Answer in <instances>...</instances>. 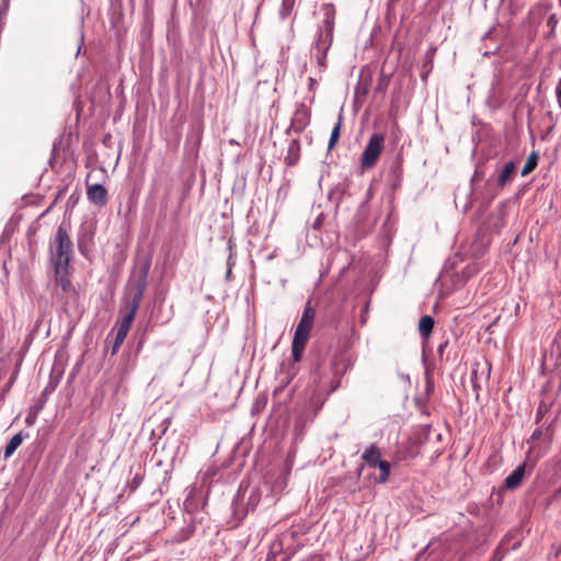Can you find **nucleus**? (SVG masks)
Masks as SVG:
<instances>
[{
  "label": "nucleus",
  "instance_id": "1",
  "mask_svg": "<svg viewBox=\"0 0 561 561\" xmlns=\"http://www.w3.org/2000/svg\"><path fill=\"white\" fill-rule=\"evenodd\" d=\"M149 268L150 262H144L130 278L123 300V319L134 322L147 287Z\"/></svg>",
  "mask_w": 561,
  "mask_h": 561
},
{
  "label": "nucleus",
  "instance_id": "2",
  "mask_svg": "<svg viewBox=\"0 0 561 561\" xmlns=\"http://www.w3.org/2000/svg\"><path fill=\"white\" fill-rule=\"evenodd\" d=\"M316 317L314 309L308 302L304 309L302 317L296 327L295 335L291 344V354L294 362H300L302 357V353L306 348L307 342L309 340L310 331L313 327V321Z\"/></svg>",
  "mask_w": 561,
  "mask_h": 561
},
{
  "label": "nucleus",
  "instance_id": "3",
  "mask_svg": "<svg viewBox=\"0 0 561 561\" xmlns=\"http://www.w3.org/2000/svg\"><path fill=\"white\" fill-rule=\"evenodd\" d=\"M49 250L53 266L70 265L72 256V241L64 225L58 227L55 237L49 243Z\"/></svg>",
  "mask_w": 561,
  "mask_h": 561
},
{
  "label": "nucleus",
  "instance_id": "4",
  "mask_svg": "<svg viewBox=\"0 0 561 561\" xmlns=\"http://www.w3.org/2000/svg\"><path fill=\"white\" fill-rule=\"evenodd\" d=\"M385 139L386 137L381 133H375L370 136L359 159L363 170H370L376 165L385 149Z\"/></svg>",
  "mask_w": 561,
  "mask_h": 561
},
{
  "label": "nucleus",
  "instance_id": "5",
  "mask_svg": "<svg viewBox=\"0 0 561 561\" xmlns=\"http://www.w3.org/2000/svg\"><path fill=\"white\" fill-rule=\"evenodd\" d=\"M87 196L90 202L98 206H104L107 203V191L101 184H90L87 180Z\"/></svg>",
  "mask_w": 561,
  "mask_h": 561
},
{
  "label": "nucleus",
  "instance_id": "6",
  "mask_svg": "<svg viewBox=\"0 0 561 561\" xmlns=\"http://www.w3.org/2000/svg\"><path fill=\"white\" fill-rule=\"evenodd\" d=\"M53 267L56 285L60 287L62 293H68L72 288V284L69 278V265H56Z\"/></svg>",
  "mask_w": 561,
  "mask_h": 561
},
{
  "label": "nucleus",
  "instance_id": "7",
  "mask_svg": "<svg viewBox=\"0 0 561 561\" xmlns=\"http://www.w3.org/2000/svg\"><path fill=\"white\" fill-rule=\"evenodd\" d=\"M525 471H526V463L524 462V463L519 465L515 470H513L512 473H510L506 477V479L504 481V486L508 490L517 489L524 480Z\"/></svg>",
  "mask_w": 561,
  "mask_h": 561
},
{
  "label": "nucleus",
  "instance_id": "8",
  "mask_svg": "<svg viewBox=\"0 0 561 561\" xmlns=\"http://www.w3.org/2000/svg\"><path fill=\"white\" fill-rule=\"evenodd\" d=\"M363 460L371 468H376L382 460L380 449L376 445L369 446L362 456Z\"/></svg>",
  "mask_w": 561,
  "mask_h": 561
},
{
  "label": "nucleus",
  "instance_id": "9",
  "mask_svg": "<svg viewBox=\"0 0 561 561\" xmlns=\"http://www.w3.org/2000/svg\"><path fill=\"white\" fill-rule=\"evenodd\" d=\"M516 171V164L513 161L507 162L503 170L501 171L497 178V185L500 187H504L506 184L511 183L514 179Z\"/></svg>",
  "mask_w": 561,
  "mask_h": 561
},
{
  "label": "nucleus",
  "instance_id": "10",
  "mask_svg": "<svg viewBox=\"0 0 561 561\" xmlns=\"http://www.w3.org/2000/svg\"><path fill=\"white\" fill-rule=\"evenodd\" d=\"M300 159V145L297 140H293L288 147L285 162L289 167H294Z\"/></svg>",
  "mask_w": 561,
  "mask_h": 561
},
{
  "label": "nucleus",
  "instance_id": "11",
  "mask_svg": "<svg viewBox=\"0 0 561 561\" xmlns=\"http://www.w3.org/2000/svg\"><path fill=\"white\" fill-rule=\"evenodd\" d=\"M434 328V319L431 316H423L419 322V332L423 339H427Z\"/></svg>",
  "mask_w": 561,
  "mask_h": 561
},
{
  "label": "nucleus",
  "instance_id": "12",
  "mask_svg": "<svg viewBox=\"0 0 561 561\" xmlns=\"http://www.w3.org/2000/svg\"><path fill=\"white\" fill-rule=\"evenodd\" d=\"M23 442V436H22V433H18L15 434L10 440L9 443L7 444L5 448H4V458H10L14 451L21 446Z\"/></svg>",
  "mask_w": 561,
  "mask_h": 561
},
{
  "label": "nucleus",
  "instance_id": "13",
  "mask_svg": "<svg viewBox=\"0 0 561 561\" xmlns=\"http://www.w3.org/2000/svg\"><path fill=\"white\" fill-rule=\"evenodd\" d=\"M543 435L548 442L552 440V436H553L552 424H549L546 427L541 426V427L536 428L530 436V440H533V442L538 440Z\"/></svg>",
  "mask_w": 561,
  "mask_h": 561
},
{
  "label": "nucleus",
  "instance_id": "14",
  "mask_svg": "<svg viewBox=\"0 0 561 561\" xmlns=\"http://www.w3.org/2000/svg\"><path fill=\"white\" fill-rule=\"evenodd\" d=\"M376 468L379 469L378 482L386 483L390 477V463L386 460H381Z\"/></svg>",
  "mask_w": 561,
  "mask_h": 561
},
{
  "label": "nucleus",
  "instance_id": "15",
  "mask_svg": "<svg viewBox=\"0 0 561 561\" xmlns=\"http://www.w3.org/2000/svg\"><path fill=\"white\" fill-rule=\"evenodd\" d=\"M537 163H538L537 153H535V152L530 153L522 169V175L526 176L529 173H531L536 169Z\"/></svg>",
  "mask_w": 561,
  "mask_h": 561
},
{
  "label": "nucleus",
  "instance_id": "16",
  "mask_svg": "<svg viewBox=\"0 0 561 561\" xmlns=\"http://www.w3.org/2000/svg\"><path fill=\"white\" fill-rule=\"evenodd\" d=\"M341 128H342V115L339 116V119L331 131L329 145H328L329 150L333 149V147L337 142L340 135H341Z\"/></svg>",
  "mask_w": 561,
  "mask_h": 561
},
{
  "label": "nucleus",
  "instance_id": "17",
  "mask_svg": "<svg viewBox=\"0 0 561 561\" xmlns=\"http://www.w3.org/2000/svg\"><path fill=\"white\" fill-rule=\"evenodd\" d=\"M131 324H133V322L129 321V319H122L118 330L116 332V339H118V341H125V339L131 328Z\"/></svg>",
  "mask_w": 561,
  "mask_h": 561
},
{
  "label": "nucleus",
  "instance_id": "18",
  "mask_svg": "<svg viewBox=\"0 0 561 561\" xmlns=\"http://www.w3.org/2000/svg\"><path fill=\"white\" fill-rule=\"evenodd\" d=\"M417 456V451L413 450V448H409L407 450H398L394 455L397 461H403L409 458H415Z\"/></svg>",
  "mask_w": 561,
  "mask_h": 561
},
{
  "label": "nucleus",
  "instance_id": "19",
  "mask_svg": "<svg viewBox=\"0 0 561 561\" xmlns=\"http://www.w3.org/2000/svg\"><path fill=\"white\" fill-rule=\"evenodd\" d=\"M551 408V403H548L546 401H541L538 405L537 412H536V423H540L542 417L549 412Z\"/></svg>",
  "mask_w": 561,
  "mask_h": 561
},
{
  "label": "nucleus",
  "instance_id": "20",
  "mask_svg": "<svg viewBox=\"0 0 561 561\" xmlns=\"http://www.w3.org/2000/svg\"><path fill=\"white\" fill-rule=\"evenodd\" d=\"M295 0H283L282 8L279 10V14L283 19H286L291 10L294 9Z\"/></svg>",
  "mask_w": 561,
  "mask_h": 561
},
{
  "label": "nucleus",
  "instance_id": "21",
  "mask_svg": "<svg viewBox=\"0 0 561 561\" xmlns=\"http://www.w3.org/2000/svg\"><path fill=\"white\" fill-rule=\"evenodd\" d=\"M324 10H325V23H327V25L332 26L334 23V13H335L334 5L332 3L324 4Z\"/></svg>",
  "mask_w": 561,
  "mask_h": 561
},
{
  "label": "nucleus",
  "instance_id": "22",
  "mask_svg": "<svg viewBox=\"0 0 561 561\" xmlns=\"http://www.w3.org/2000/svg\"><path fill=\"white\" fill-rule=\"evenodd\" d=\"M547 24L551 27V30H554V28H556V26H557V24H558V20H557V18H556V15H554V14H552V15H550V16L548 18Z\"/></svg>",
  "mask_w": 561,
  "mask_h": 561
},
{
  "label": "nucleus",
  "instance_id": "23",
  "mask_svg": "<svg viewBox=\"0 0 561 561\" xmlns=\"http://www.w3.org/2000/svg\"><path fill=\"white\" fill-rule=\"evenodd\" d=\"M124 343V341H118V339L115 337V341H114V344H113V347H112V355L116 354L119 350V347L122 346V344Z\"/></svg>",
  "mask_w": 561,
  "mask_h": 561
},
{
  "label": "nucleus",
  "instance_id": "24",
  "mask_svg": "<svg viewBox=\"0 0 561 561\" xmlns=\"http://www.w3.org/2000/svg\"><path fill=\"white\" fill-rule=\"evenodd\" d=\"M124 343V341H118V339L115 337V341H114V344H113V347H112V355L116 354L119 350V347L122 346V344Z\"/></svg>",
  "mask_w": 561,
  "mask_h": 561
},
{
  "label": "nucleus",
  "instance_id": "25",
  "mask_svg": "<svg viewBox=\"0 0 561 561\" xmlns=\"http://www.w3.org/2000/svg\"><path fill=\"white\" fill-rule=\"evenodd\" d=\"M557 99H558L559 105L561 106V79H560L559 84L557 87Z\"/></svg>",
  "mask_w": 561,
  "mask_h": 561
},
{
  "label": "nucleus",
  "instance_id": "26",
  "mask_svg": "<svg viewBox=\"0 0 561 561\" xmlns=\"http://www.w3.org/2000/svg\"><path fill=\"white\" fill-rule=\"evenodd\" d=\"M477 374H478V369H477V368H474V369L472 370V382H473V383H476V382H477V379H478Z\"/></svg>",
  "mask_w": 561,
  "mask_h": 561
},
{
  "label": "nucleus",
  "instance_id": "27",
  "mask_svg": "<svg viewBox=\"0 0 561 561\" xmlns=\"http://www.w3.org/2000/svg\"><path fill=\"white\" fill-rule=\"evenodd\" d=\"M561 493V489L557 491V494Z\"/></svg>",
  "mask_w": 561,
  "mask_h": 561
}]
</instances>
